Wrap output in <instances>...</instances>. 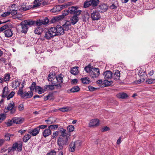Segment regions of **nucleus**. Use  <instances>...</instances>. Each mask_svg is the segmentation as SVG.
<instances>
[{
	"label": "nucleus",
	"instance_id": "a19ab883",
	"mask_svg": "<svg viewBox=\"0 0 155 155\" xmlns=\"http://www.w3.org/2000/svg\"><path fill=\"white\" fill-rule=\"evenodd\" d=\"M91 5V0H87L84 3V7L86 8Z\"/></svg>",
	"mask_w": 155,
	"mask_h": 155
},
{
	"label": "nucleus",
	"instance_id": "c03bdc74",
	"mask_svg": "<svg viewBox=\"0 0 155 155\" xmlns=\"http://www.w3.org/2000/svg\"><path fill=\"white\" fill-rule=\"evenodd\" d=\"M15 104L12 101L10 103L8 104L7 107V109L8 110H11L13 108L15 107H14Z\"/></svg>",
	"mask_w": 155,
	"mask_h": 155
},
{
	"label": "nucleus",
	"instance_id": "09e8293b",
	"mask_svg": "<svg viewBox=\"0 0 155 155\" xmlns=\"http://www.w3.org/2000/svg\"><path fill=\"white\" fill-rule=\"evenodd\" d=\"M58 124L51 125L48 126V128L50 130H54L55 129L58 127Z\"/></svg>",
	"mask_w": 155,
	"mask_h": 155
},
{
	"label": "nucleus",
	"instance_id": "f8f14e48",
	"mask_svg": "<svg viewBox=\"0 0 155 155\" xmlns=\"http://www.w3.org/2000/svg\"><path fill=\"white\" fill-rule=\"evenodd\" d=\"M104 77L105 80L110 79L113 77V73L110 71H106L104 72Z\"/></svg>",
	"mask_w": 155,
	"mask_h": 155
},
{
	"label": "nucleus",
	"instance_id": "bb28decb",
	"mask_svg": "<svg viewBox=\"0 0 155 155\" xmlns=\"http://www.w3.org/2000/svg\"><path fill=\"white\" fill-rule=\"evenodd\" d=\"M24 21L26 23L28 26L29 27L33 25L35 23V21L30 19L25 20Z\"/></svg>",
	"mask_w": 155,
	"mask_h": 155
},
{
	"label": "nucleus",
	"instance_id": "7c9ffc66",
	"mask_svg": "<svg viewBox=\"0 0 155 155\" xmlns=\"http://www.w3.org/2000/svg\"><path fill=\"white\" fill-rule=\"evenodd\" d=\"M71 107L67 106L65 107H63L62 108H59L58 110H60L62 112H68L69 111L71 110Z\"/></svg>",
	"mask_w": 155,
	"mask_h": 155
},
{
	"label": "nucleus",
	"instance_id": "49530a36",
	"mask_svg": "<svg viewBox=\"0 0 155 155\" xmlns=\"http://www.w3.org/2000/svg\"><path fill=\"white\" fill-rule=\"evenodd\" d=\"M54 94L53 92H50L48 95L49 100L53 101L54 99Z\"/></svg>",
	"mask_w": 155,
	"mask_h": 155
},
{
	"label": "nucleus",
	"instance_id": "b1692460",
	"mask_svg": "<svg viewBox=\"0 0 155 155\" xmlns=\"http://www.w3.org/2000/svg\"><path fill=\"white\" fill-rule=\"evenodd\" d=\"M3 33L4 34L5 36L7 37H10L12 36L13 34L11 29H7Z\"/></svg>",
	"mask_w": 155,
	"mask_h": 155
},
{
	"label": "nucleus",
	"instance_id": "a18cd8bd",
	"mask_svg": "<svg viewBox=\"0 0 155 155\" xmlns=\"http://www.w3.org/2000/svg\"><path fill=\"white\" fill-rule=\"evenodd\" d=\"M20 85V83L18 81H15L12 83V87L13 88H15L18 87Z\"/></svg>",
	"mask_w": 155,
	"mask_h": 155
},
{
	"label": "nucleus",
	"instance_id": "6ab92c4d",
	"mask_svg": "<svg viewBox=\"0 0 155 155\" xmlns=\"http://www.w3.org/2000/svg\"><path fill=\"white\" fill-rule=\"evenodd\" d=\"M62 7L61 5H58L55 6L51 10V12L55 13L58 12L62 9Z\"/></svg>",
	"mask_w": 155,
	"mask_h": 155
},
{
	"label": "nucleus",
	"instance_id": "9d476101",
	"mask_svg": "<svg viewBox=\"0 0 155 155\" xmlns=\"http://www.w3.org/2000/svg\"><path fill=\"white\" fill-rule=\"evenodd\" d=\"M20 25L21 26L22 29L21 32L23 33L26 34L28 31V26L24 21L21 23Z\"/></svg>",
	"mask_w": 155,
	"mask_h": 155
},
{
	"label": "nucleus",
	"instance_id": "f257e3e1",
	"mask_svg": "<svg viewBox=\"0 0 155 155\" xmlns=\"http://www.w3.org/2000/svg\"><path fill=\"white\" fill-rule=\"evenodd\" d=\"M58 132L59 136L57 140V144L60 146V149H61L64 145L68 144V138L70 135L68 134L69 132H67L66 130L62 127L58 128Z\"/></svg>",
	"mask_w": 155,
	"mask_h": 155
},
{
	"label": "nucleus",
	"instance_id": "37998d69",
	"mask_svg": "<svg viewBox=\"0 0 155 155\" xmlns=\"http://www.w3.org/2000/svg\"><path fill=\"white\" fill-rule=\"evenodd\" d=\"M63 26L64 28L65 29L64 30L68 31L70 29V27L71 26V24L66 22Z\"/></svg>",
	"mask_w": 155,
	"mask_h": 155
},
{
	"label": "nucleus",
	"instance_id": "f3484780",
	"mask_svg": "<svg viewBox=\"0 0 155 155\" xmlns=\"http://www.w3.org/2000/svg\"><path fill=\"white\" fill-rule=\"evenodd\" d=\"M10 78V74L9 73L5 74L3 78H1V83H2L3 81L6 82L9 81Z\"/></svg>",
	"mask_w": 155,
	"mask_h": 155
},
{
	"label": "nucleus",
	"instance_id": "393cba45",
	"mask_svg": "<svg viewBox=\"0 0 155 155\" xmlns=\"http://www.w3.org/2000/svg\"><path fill=\"white\" fill-rule=\"evenodd\" d=\"M51 131L48 128L44 130L42 134L43 136L45 137H46L50 135L51 134Z\"/></svg>",
	"mask_w": 155,
	"mask_h": 155
},
{
	"label": "nucleus",
	"instance_id": "69168bd1",
	"mask_svg": "<svg viewBox=\"0 0 155 155\" xmlns=\"http://www.w3.org/2000/svg\"><path fill=\"white\" fill-rule=\"evenodd\" d=\"M5 140L9 141L10 140V134L7 133L5 135Z\"/></svg>",
	"mask_w": 155,
	"mask_h": 155
},
{
	"label": "nucleus",
	"instance_id": "7ed1b4c3",
	"mask_svg": "<svg viewBox=\"0 0 155 155\" xmlns=\"http://www.w3.org/2000/svg\"><path fill=\"white\" fill-rule=\"evenodd\" d=\"M22 148V143L19 142L18 143L15 142L14 143L12 147H10L8 148V151L9 152H14L16 150L18 152L21 151Z\"/></svg>",
	"mask_w": 155,
	"mask_h": 155
},
{
	"label": "nucleus",
	"instance_id": "052dcab7",
	"mask_svg": "<svg viewBox=\"0 0 155 155\" xmlns=\"http://www.w3.org/2000/svg\"><path fill=\"white\" fill-rule=\"evenodd\" d=\"M89 90L90 91H93L97 90V88H95L91 86H89L88 87Z\"/></svg>",
	"mask_w": 155,
	"mask_h": 155
},
{
	"label": "nucleus",
	"instance_id": "aec40b11",
	"mask_svg": "<svg viewBox=\"0 0 155 155\" xmlns=\"http://www.w3.org/2000/svg\"><path fill=\"white\" fill-rule=\"evenodd\" d=\"M79 68V67L78 66L73 67L71 68L70 72L71 74L73 75H77L79 73V71L78 70Z\"/></svg>",
	"mask_w": 155,
	"mask_h": 155
},
{
	"label": "nucleus",
	"instance_id": "72a5a7b5",
	"mask_svg": "<svg viewBox=\"0 0 155 155\" xmlns=\"http://www.w3.org/2000/svg\"><path fill=\"white\" fill-rule=\"evenodd\" d=\"M82 82L84 84H88L89 83L90 80L87 77L82 78L81 79Z\"/></svg>",
	"mask_w": 155,
	"mask_h": 155
},
{
	"label": "nucleus",
	"instance_id": "c9c22d12",
	"mask_svg": "<svg viewBox=\"0 0 155 155\" xmlns=\"http://www.w3.org/2000/svg\"><path fill=\"white\" fill-rule=\"evenodd\" d=\"M36 91H38L39 94H41L44 93L45 91L44 90V89H43L40 87L37 86L35 89Z\"/></svg>",
	"mask_w": 155,
	"mask_h": 155
},
{
	"label": "nucleus",
	"instance_id": "6e6552de",
	"mask_svg": "<svg viewBox=\"0 0 155 155\" xmlns=\"http://www.w3.org/2000/svg\"><path fill=\"white\" fill-rule=\"evenodd\" d=\"M53 29L52 28H49L48 31L46 32L45 34L44 37L47 40H50L51 38L54 37Z\"/></svg>",
	"mask_w": 155,
	"mask_h": 155
},
{
	"label": "nucleus",
	"instance_id": "864d4df0",
	"mask_svg": "<svg viewBox=\"0 0 155 155\" xmlns=\"http://www.w3.org/2000/svg\"><path fill=\"white\" fill-rule=\"evenodd\" d=\"M42 21H43L42 20H37V21H35V24H36V25L38 26H40L43 25V23Z\"/></svg>",
	"mask_w": 155,
	"mask_h": 155
},
{
	"label": "nucleus",
	"instance_id": "2eb2a0df",
	"mask_svg": "<svg viewBox=\"0 0 155 155\" xmlns=\"http://www.w3.org/2000/svg\"><path fill=\"white\" fill-rule=\"evenodd\" d=\"M78 15H74L71 18V23L72 25L75 24L78 21L79 19L78 17Z\"/></svg>",
	"mask_w": 155,
	"mask_h": 155
},
{
	"label": "nucleus",
	"instance_id": "39448f33",
	"mask_svg": "<svg viewBox=\"0 0 155 155\" xmlns=\"http://www.w3.org/2000/svg\"><path fill=\"white\" fill-rule=\"evenodd\" d=\"M53 77H51V75L48 77V80L49 81L53 82V81H56V83L61 84L63 82V78L62 74H60L58 75L55 76V75H52Z\"/></svg>",
	"mask_w": 155,
	"mask_h": 155
},
{
	"label": "nucleus",
	"instance_id": "0eeeda50",
	"mask_svg": "<svg viewBox=\"0 0 155 155\" xmlns=\"http://www.w3.org/2000/svg\"><path fill=\"white\" fill-rule=\"evenodd\" d=\"M77 6H71L68 8V11L71 14L79 15L81 12V10H78Z\"/></svg>",
	"mask_w": 155,
	"mask_h": 155
},
{
	"label": "nucleus",
	"instance_id": "6e6d98bb",
	"mask_svg": "<svg viewBox=\"0 0 155 155\" xmlns=\"http://www.w3.org/2000/svg\"><path fill=\"white\" fill-rule=\"evenodd\" d=\"M2 27H1V31H2L5 29L8 28L9 27V26L7 24H5L4 25H2Z\"/></svg>",
	"mask_w": 155,
	"mask_h": 155
},
{
	"label": "nucleus",
	"instance_id": "ddd939ff",
	"mask_svg": "<svg viewBox=\"0 0 155 155\" xmlns=\"http://www.w3.org/2000/svg\"><path fill=\"white\" fill-rule=\"evenodd\" d=\"M99 124V120L98 119H93L91 120L89 125L90 127L97 126Z\"/></svg>",
	"mask_w": 155,
	"mask_h": 155
},
{
	"label": "nucleus",
	"instance_id": "13d9d810",
	"mask_svg": "<svg viewBox=\"0 0 155 155\" xmlns=\"http://www.w3.org/2000/svg\"><path fill=\"white\" fill-rule=\"evenodd\" d=\"M6 124L8 126H10L12 125L13 123V122L12 119V120H9L7 122H5Z\"/></svg>",
	"mask_w": 155,
	"mask_h": 155
},
{
	"label": "nucleus",
	"instance_id": "c85d7f7f",
	"mask_svg": "<svg viewBox=\"0 0 155 155\" xmlns=\"http://www.w3.org/2000/svg\"><path fill=\"white\" fill-rule=\"evenodd\" d=\"M66 146L64 145L63 146L62 148L61 149H60V146H58L59 147L57 148V149H55V152H56V153H57V155H63V151L62 150Z\"/></svg>",
	"mask_w": 155,
	"mask_h": 155
},
{
	"label": "nucleus",
	"instance_id": "9b49d317",
	"mask_svg": "<svg viewBox=\"0 0 155 155\" xmlns=\"http://www.w3.org/2000/svg\"><path fill=\"white\" fill-rule=\"evenodd\" d=\"M146 73L145 71H143L142 70H140L138 73V75L140 77V79L138 81V84L141 82H143L144 81V78L146 76Z\"/></svg>",
	"mask_w": 155,
	"mask_h": 155
},
{
	"label": "nucleus",
	"instance_id": "e2e57ef3",
	"mask_svg": "<svg viewBox=\"0 0 155 155\" xmlns=\"http://www.w3.org/2000/svg\"><path fill=\"white\" fill-rule=\"evenodd\" d=\"M59 135V133L58 131L54 132L52 134V139H54L58 135Z\"/></svg>",
	"mask_w": 155,
	"mask_h": 155
},
{
	"label": "nucleus",
	"instance_id": "f03ea898",
	"mask_svg": "<svg viewBox=\"0 0 155 155\" xmlns=\"http://www.w3.org/2000/svg\"><path fill=\"white\" fill-rule=\"evenodd\" d=\"M24 87L23 86L20 87L18 92V95H20L22 98H28L31 97L33 95V92L31 91H28L27 92L26 91H23V88Z\"/></svg>",
	"mask_w": 155,
	"mask_h": 155
},
{
	"label": "nucleus",
	"instance_id": "4d7b16f0",
	"mask_svg": "<svg viewBox=\"0 0 155 155\" xmlns=\"http://www.w3.org/2000/svg\"><path fill=\"white\" fill-rule=\"evenodd\" d=\"M42 20L43 21L42 22L43 23V25H44L48 24L49 22V20L47 17H45V18Z\"/></svg>",
	"mask_w": 155,
	"mask_h": 155
},
{
	"label": "nucleus",
	"instance_id": "4468645a",
	"mask_svg": "<svg viewBox=\"0 0 155 155\" xmlns=\"http://www.w3.org/2000/svg\"><path fill=\"white\" fill-rule=\"evenodd\" d=\"M24 120V119L22 118L15 117L12 118L13 123L18 124L22 123L23 122Z\"/></svg>",
	"mask_w": 155,
	"mask_h": 155
},
{
	"label": "nucleus",
	"instance_id": "bf43d9fd",
	"mask_svg": "<svg viewBox=\"0 0 155 155\" xmlns=\"http://www.w3.org/2000/svg\"><path fill=\"white\" fill-rule=\"evenodd\" d=\"M38 4L35 5V4L33 5H30L29 6H27L28 8V10H29L31 8H34L35 7H38Z\"/></svg>",
	"mask_w": 155,
	"mask_h": 155
},
{
	"label": "nucleus",
	"instance_id": "423d86ee",
	"mask_svg": "<svg viewBox=\"0 0 155 155\" xmlns=\"http://www.w3.org/2000/svg\"><path fill=\"white\" fill-rule=\"evenodd\" d=\"M100 74V70L97 68H91L89 74L92 78H94L97 77Z\"/></svg>",
	"mask_w": 155,
	"mask_h": 155
},
{
	"label": "nucleus",
	"instance_id": "774afa93",
	"mask_svg": "<svg viewBox=\"0 0 155 155\" xmlns=\"http://www.w3.org/2000/svg\"><path fill=\"white\" fill-rule=\"evenodd\" d=\"M56 155V152H55V151L54 150H52L49 153H48L47 154V155Z\"/></svg>",
	"mask_w": 155,
	"mask_h": 155
},
{
	"label": "nucleus",
	"instance_id": "3c124183",
	"mask_svg": "<svg viewBox=\"0 0 155 155\" xmlns=\"http://www.w3.org/2000/svg\"><path fill=\"white\" fill-rule=\"evenodd\" d=\"M74 129V128L72 125H69L67 127V129L69 132L73 131Z\"/></svg>",
	"mask_w": 155,
	"mask_h": 155
},
{
	"label": "nucleus",
	"instance_id": "a878e982",
	"mask_svg": "<svg viewBox=\"0 0 155 155\" xmlns=\"http://www.w3.org/2000/svg\"><path fill=\"white\" fill-rule=\"evenodd\" d=\"M43 30V28L42 27L38 26L35 30L34 32L36 34H41Z\"/></svg>",
	"mask_w": 155,
	"mask_h": 155
},
{
	"label": "nucleus",
	"instance_id": "0e129e2a",
	"mask_svg": "<svg viewBox=\"0 0 155 155\" xmlns=\"http://www.w3.org/2000/svg\"><path fill=\"white\" fill-rule=\"evenodd\" d=\"M110 128L107 126H104L101 130L102 132H105L109 130Z\"/></svg>",
	"mask_w": 155,
	"mask_h": 155
},
{
	"label": "nucleus",
	"instance_id": "a211bd4d",
	"mask_svg": "<svg viewBox=\"0 0 155 155\" xmlns=\"http://www.w3.org/2000/svg\"><path fill=\"white\" fill-rule=\"evenodd\" d=\"M39 128L37 127L32 130H30L28 132L31 134L33 136H36L39 133Z\"/></svg>",
	"mask_w": 155,
	"mask_h": 155
},
{
	"label": "nucleus",
	"instance_id": "4be33fe9",
	"mask_svg": "<svg viewBox=\"0 0 155 155\" xmlns=\"http://www.w3.org/2000/svg\"><path fill=\"white\" fill-rule=\"evenodd\" d=\"M44 90L45 91L48 90H52L54 89V84L46 85L44 87Z\"/></svg>",
	"mask_w": 155,
	"mask_h": 155
},
{
	"label": "nucleus",
	"instance_id": "2f4dec72",
	"mask_svg": "<svg viewBox=\"0 0 155 155\" xmlns=\"http://www.w3.org/2000/svg\"><path fill=\"white\" fill-rule=\"evenodd\" d=\"M80 90V88L78 86H75L72 87L68 91V93L70 91L72 93L76 92Z\"/></svg>",
	"mask_w": 155,
	"mask_h": 155
},
{
	"label": "nucleus",
	"instance_id": "5701e85b",
	"mask_svg": "<svg viewBox=\"0 0 155 155\" xmlns=\"http://www.w3.org/2000/svg\"><path fill=\"white\" fill-rule=\"evenodd\" d=\"M113 83L112 81H108L107 79L104 80V84L102 85L101 87H107L111 85Z\"/></svg>",
	"mask_w": 155,
	"mask_h": 155
},
{
	"label": "nucleus",
	"instance_id": "f704fd0d",
	"mask_svg": "<svg viewBox=\"0 0 155 155\" xmlns=\"http://www.w3.org/2000/svg\"><path fill=\"white\" fill-rule=\"evenodd\" d=\"M91 5L93 7H95L99 3V0H91Z\"/></svg>",
	"mask_w": 155,
	"mask_h": 155
},
{
	"label": "nucleus",
	"instance_id": "dca6fc26",
	"mask_svg": "<svg viewBox=\"0 0 155 155\" xmlns=\"http://www.w3.org/2000/svg\"><path fill=\"white\" fill-rule=\"evenodd\" d=\"M9 91H8V87L7 86H5L3 88L2 91V98H5L8 95Z\"/></svg>",
	"mask_w": 155,
	"mask_h": 155
},
{
	"label": "nucleus",
	"instance_id": "8fccbe9b",
	"mask_svg": "<svg viewBox=\"0 0 155 155\" xmlns=\"http://www.w3.org/2000/svg\"><path fill=\"white\" fill-rule=\"evenodd\" d=\"M37 87V86H36V84L35 83L33 82L30 88L31 91H34V89H36Z\"/></svg>",
	"mask_w": 155,
	"mask_h": 155
},
{
	"label": "nucleus",
	"instance_id": "603ef678",
	"mask_svg": "<svg viewBox=\"0 0 155 155\" xmlns=\"http://www.w3.org/2000/svg\"><path fill=\"white\" fill-rule=\"evenodd\" d=\"M15 93L13 91L11 92L8 96H7V100H9L10 98H12L14 95L15 94Z\"/></svg>",
	"mask_w": 155,
	"mask_h": 155
},
{
	"label": "nucleus",
	"instance_id": "412c9836",
	"mask_svg": "<svg viewBox=\"0 0 155 155\" xmlns=\"http://www.w3.org/2000/svg\"><path fill=\"white\" fill-rule=\"evenodd\" d=\"M120 76V71L118 70H116L113 74V78L115 80H119Z\"/></svg>",
	"mask_w": 155,
	"mask_h": 155
},
{
	"label": "nucleus",
	"instance_id": "cd10ccee",
	"mask_svg": "<svg viewBox=\"0 0 155 155\" xmlns=\"http://www.w3.org/2000/svg\"><path fill=\"white\" fill-rule=\"evenodd\" d=\"M116 96L119 98L125 99L128 97V95L125 93H122L117 94Z\"/></svg>",
	"mask_w": 155,
	"mask_h": 155
},
{
	"label": "nucleus",
	"instance_id": "5fc2aeb1",
	"mask_svg": "<svg viewBox=\"0 0 155 155\" xmlns=\"http://www.w3.org/2000/svg\"><path fill=\"white\" fill-rule=\"evenodd\" d=\"M89 15L88 13L85 14L82 16L83 21L84 22H86V20L88 19L89 18Z\"/></svg>",
	"mask_w": 155,
	"mask_h": 155
},
{
	"label": "nucleus",
	"instance_id": "de8ad7c7",
	"mask_svg": "<svg viewBox=\"0 0 155 155\" xmlns=\"http://www.w3.org/2000/svg\"><path fill=\"white\" fill-rule=\"evenodd\" d=\"M146 82L150 84H153L155 83V79H148L146 81Z\"/></svg>",
	"mask_w": 155,
	"mask_h": 155
},
{
	"label": "nucleus",
	"instance_id": "c756f323",
	"mask_svg": "<svg viewBox=\"0 0 155 155\" xmlns=\"http://www.w3.org/2000/svg\"><path fill=\"white\" fill-rule=\"evenodd\" d=\"M15 5V4L12 5L11 7V9H10V14H11L12 15H14L17 13V10L13 9Z\"/></svg>",
	"mask_w": 155,
	"mask_h": 155
},
{
	"label": "nucleus",
	"instance_id": "58836bf2",
	"mask_svg": "<svg viewBox=\"0 0 155 155\" xmlns=\"http://www.w3.org/2000/svg\"><path fill=\"white\" fill-rule=\"evenodd\" d=\"M31 137V136L29 134L25 135L23 138V140L24 142H26Z\"/></svg>",
	"mask_w": 155,
	"mask_h": 155
},
{
	"label": "nucleus",
	"instance_id": "1a4fd4ad",
	"mask_svg": "<svg viewBox=\"0 0 155 155\" xmlns=\"http://www.w3.org/2000/svg\"><path fill=\"white\" fill-rule=\"evenodd\" d=\"M91 17L93 20L95 21L100 19L101 16L99 12L95 11L91 13Z\"/></svg>",
	"mask_w": 155,
	"mask_h": 155
},
{
	"label": "nucleus",
	"instance_id": "ea45409f",
	"mask_svg": "<svg viewBox=\"0 0 155 155\" xmlns=\"http://www.w3.org/2000/svg\"><path fill=\"white\" fill-rule=\"evenodd\" d=\"M74 143H75L76 148L77 149H79L82 144L81 141L78 140L74 142Z\"/></svg>",
	"mask_w": 155,
	"mask_h": 155
},
{
	"label": "nucleus",
	"instance_id": "e433bc0d",
	"mask_svg": "<svg viewBox=\"0 0 155 155\" xmlns=\"http://www.w3.org/2000/svg\"><path fill=\"white\" fill-rule=\"evenodd\" d=\"M75 144V143L73 142L71 143L69 145L70 147V151L72 152L74 151L75 149L76 148V146Z\"/></svg>",
	"mask_w": 155,
	"mask_h": 155
},
{
	"label": "nucleus",
	"instance_id": "4c0bfd02",
	"mask_svg": "<svg viewBox=\"0 0 155 155\" xmlns=\"http://www.w3.org/2000/svg\"><path fill=\"white\" fill-rule=\"evenodd\" d=\"M51 83L52 84H54V86H56L57 89H60L61 88V84H59V83L57 84L58 83H56V81H53L52 82H51Z\"/></svg>",
	"mask_w": 155,
	"mask_h": 155
},
{
	"label": "nucleus",
	"instance_id": "680f3d73",
	"mask_svg": "<svg viewBox=\"0 0 155 155\" xmlns=\"http://www.w3.org/2000/svg\"><path fill=\"white\" fill-rule=\"evenodd\" d=\"M18 110L20 111H22L24 109V106L23 104H21L19 105L18 107Z\"/></svg>",
	"mask_w": 155,
	"mask_h": 155
},
{
	"label": "nucleus",
	"instance_id": "20e7f679",
	"mask_svg": "<svg viewBox=\"0 0 155 155\" xmlns=\"http://www.w3.org/2000/svg\"><path fill=\"white\" fill-rule=\"evenodd\" d=\"M54 36H60L64 33V29L60 25H58L56 27H51Z\"/></svg>",
	"mask_w": 155,
	"mask_h": 155
},
{
	"label": "nucleus",
	"instance_id": "473e14b6",
	"mask_svg": "<svg viewBox=\"0 0 155 155\" xmlns=\"http://www.w3.org/2000/svg\"><path fill=\"white\" fill-rule=\"evenodd\" d=\"M99 8L101 10V12H105L108 9L107 5L105 4H102L99 5Z\"/></svg>",
	"mask_w": 155,
	"mask_h": 155
},
{
	"label": "nucleus",
	"instance_id": "338daca9",
	"mask_svg": "<svg viewBox=\"0 0 155 155\" xmlns=\"http://www.w3.org/2000/svg\"><path fill=\"white\" fill-rule=\"evenodd\" d=\"M58 21L57 18L56 17L53 18L50 21L51 23H53Z\"/></svg>",
	"mask_w": 155,
	"mask_h": 155
},
{
	"label": "nucleus",
	"instance_id": "79ce46f5",
	"mask_svg": "<svg viewBox=\"0 0 155 155\" xmlns=\"http://www.w3.org/2000/svg\"><path fill=\"white\" fill-rule=\"evenodd\" d=\"M93 68L89 64L88 66L85 67L84 70L87 73H90L91 68Z\"/></svg>",
	"mask_w": 155,
	"mask_h": 155
}]
</instances>
